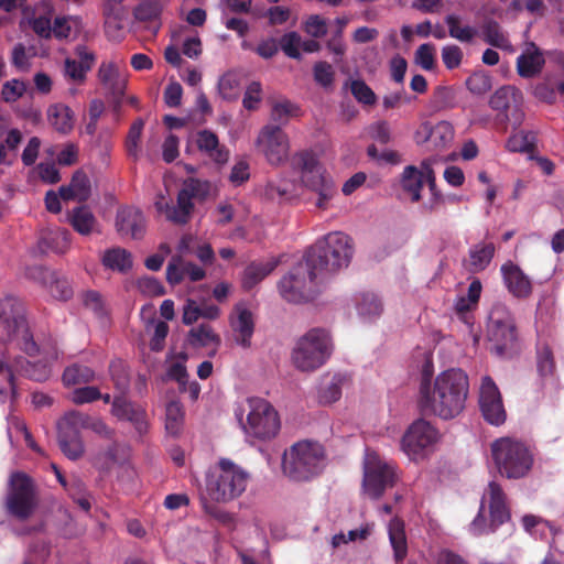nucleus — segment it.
<instances>
[{
  "mask_svg": "<svg viewBox=\"0 0 564 564\" xmlns=\"http://www.w3.org/2000/svg\"><path fill=\"white\" fill-rule=\"evenodd\" d=\"M351 256L350 238L336 231L311 246L303 259L294 264L278 282L283 300L292 304L313 301L330 274L347 268Z\"/></svg>",
  "mask_w": 564,
  "mask_h": 564,
  "instance_id": "obj_1",
  "label": "nucleus"
},
{
  "mask_svg": "<svg viewBox=\"0 0 564 564\" xmlns=\"http://www.w3.org/2000/svg\"><path fill=\"white\" fill-rule=\"evenodd\" d=\"M422 356V379L419 389V404L427 413L443 420L454 419L465 409L469 393V380L465 371L458 368L447 369L431 381L433 358L429 350Z\"/></svg>",
  "mask_w": 564,
  "mask_h": 564,
  "instance_id": "obj_2",
  "label": "nucleus"
},
{
  "mask_svg": "<svg viewBox=\"0 0 564 564\" xmlns=\"http://www.w3.org/2000/svg\"><path fill=\"white\" fill-rule=\"evenodd\" d=\"M82 430H90L108 440L115 435V431L98 416L78 410L66 412L57 422V441L63 454L72 460H77L85 452Z\"/></svg>",
  "mask_w": 564,
  "mask_h": 564,
  "instance_id": "obj_3",
  "label": "nucleus"
},
{
  "mask_svg": "<svg viewBox=\"0 0 564 564\" xmlns=\"http://www.w3.org/2000/svg\"><path fill=\"white\" fill-rule=\"evenodd\" d=\"M334 341L328 329L313 327L295 341L291 352L294 367L302 372H313L332 357Z\"/></svg>",
  "mask_w": 564,
  "mask_h": 564,
  "instance_id": "obj_4",
  "label": "nucleus"
},
{
  "mask_svg": "<svg viewBox=\"0 0 564 564\" xmlns=\"http://www.w3.org/2000/svg\"><path fill=\"white\" fill-rule=\"evenodd\" d=\"M324 448L318 443L302 441L283 454V474L293 481H307L317 476L324 467Z\"/></svg>",
  "mask_w": 564,
  "mask_h": 564,
  "instance_id": "obj_5",
  "label": "nucleus"
},
{
  "mask_svg": "<svg viewBox=\"0 0 564 564\" xmlns=\"http://www.w3.org/2000/svg\"><path fill=\"white\" fill-rule=\"evenodd\" d=\"M212 192V183L208 181L187 177L182 185L176 198V205L165 200L161 195L155 202V208L164 214L166 219L175 225H186L194 212L193 200H205Z\"/></svg>",
  "mask_w": 564,
  "mask_h": 564,
  "instance_id": "obj_6",
  "label": "nucleus"
},
{
  "mask_svg": "<svg viewBox=\"0 0 564 564\" xmlns=\"http://www.w3.org/2000/svg\"><path fill=\"white\" fill-rule=\"evenodd\" d=\"M491 456L501 476L518 479L528 475L533 465V454L519 440L500 437L492 442Z\"/></svg>",
  "mask_w": 564,
  "mask_h": 564,
  "instance_id": "obj_7",
  "label": "nucleus"
},
{
  "mask_svg": "<svg viewBox=\"0 0 564 564\" xmlns=\"http://www.w3.org/2000/svg\"><path fill=\"white\" fill-rule=\"evenodd\" d=\"M248 413L246 421L242 413H236L245 434L249 437L267 442L280 432L281 420L275 408L265 399L251 397L247 399Z\"/></svg>",
  "mask_w": 564,
  "mask_h": 564,
  "instance_id": "obj_8",
  "label": "nucleus"
},
{
  "mask_svg": "<svg viewBox=\"0 0 564 564\" xmlns=\"http://www.w3.org/2000/svg\"><path fill=\"white\" fill-rule=\"evenodd\" d=\"M398 480L397 467L376 451L366 447L362 458L361 494L370 499L380 498Z\"/></svg>",
  "mask_w": 564,
  "mask_h": 564,
  "instance_id": "obj_9",
  "label": "nucleus"
},
{
  "mask_svg": "<svg viewBox=\"0 0 564 564\" xmlns=\"http://www.w3.org/2000/svg\"><path fill=\"white\" fill-rule=\"evenodd\" d=\"M249 474L228 458L218 462V474L207 479L206 489L212 500L228 502L240 497L248 485Z\"/></svg>",
  "mask_w": 564,
  "mask_h": 564,
  "instance_id": "obj_10",
  "label": "nucleus"
},
{
  "mask_svg": "<svg viewBox=\"0 0 564 564\" xmlns=\"http://www.w3.org/2000/svg\"><path fill=\"white\" fill-rule=\"evenodd\" d=\"M0 321L8 336L18 340L21 350L31 357L40 352V346L29 327L25 308L18 299L6 296L0 300Z\"/></svg>",
  "mask_w": 564,
  "mask_h": 564,
  "instance_id": "obj_11",
  "label": "nucleus"
},
{
  "mask_svg": "<svg viewBox=\"0 0 564 564\" xmlns=\"http://www.w3.org/2000/svg\"><path fill=\"white\" fill-rule=\"evenodd\" d=\"M291 164L301 173V180L305 187L318 194L316 206L326 209L328 200L336 193L332 178L327 177L316 156L308 151H302L293 155Z\"/></svg>",
  "mask_w": 564,
  "mask_h": 564,
  "instance_id": "obj_12",
  "label": "nucleus"
},
{
  "mask_svg": "<svg viewBox=\"0 0 564 564\" xmlns=\"http://www.w3.org/2000/svg\"><path fill=\"white\" fill-rule=\"evenodd\" d=\"M487 338L490 350L498 356H503L513 347L517 338L513 317L508 307L498 302L495 303L488 315Z\"/></svg>",
  "mask_w": 564,
  "mask_h": 564,
  "instance_id": "obj_13",
  "label": "nucleus"
},
{
  "mask_svg": "<svg viewBox=\"0 0 564 564\" xmlns=\"http://www.w3.org/2000/svg\"><path fill=\"white\" fill-rule=\"evenodd\" d=\"M36 505V491L32 478L24 473H13L6 498L8 513L19 520H26L34 512Z\"/></svg>",
  "mask_w": 564,
  "mask_h": 564,
  "instance_id": "obj_14",
  "label": "nucleus"
},
{
  "mask_svg": "<svg viewBox=\"0 0 564 564\" xmlns=\"http://www.w3.org/2000/svg\"><path fill=\"white\" fill-rule=\"evenodd\" d=\"M440 441L438 431L425 420L414 421L401 440V449L411 460L423 459Z\"/></svg>",
  "mask_w": 564,
  "mask_h": 564,
  "instance_id": "obj_15",
  "label": "nucleus"
},
{
  "mask_svg": "<svg viewBox=\"0 0 564 564\" xmlns=\"http://www.w3.org/2000/svg\"><path fill=\"white\" fill-rule=\"evenodd\" d=\"M478 403L486 422L496 426L505 423L507 413L502 402V397L499 388L489 376L481 378L478 392Z\"/></svg>",
  "mask_w": 564,
  "mask_h": 564,
  "instance_id": "obj_16",
  "label": "nucleus"
},
{
  "mask_svg": "<svg viewBox=\"0 0 564 564\" xmlns=\"http://www.w3.org/2000/svg\"><path fill=\"white\" fill-rule=\"evenodd\" d=\"M257 144L268 162L279 165L288 159L289 138L279 126H265L259 133Z\"/></svg>",
  "mask_w": 564,
  "mask_h": 564,
  "instance_id": "obj_17",
  "label": "nucleus"
},
{
  "mask_svg": "<svg viewBox=\"0 0 564 564\" xmlns=\"http://www.w3.org/2000/svg\"><path fill=\"white\" fill-rule=\"evenodd\" d=\"M424 183H427L432 195L435 199H438L441 194L436 189L434 172L427 163H422L421 169L413 165L404 167L400 177V184L412 202L421 199V189Z\"/></svg>",
  "mask_w": 564,
  "mask_h": 564,
  "instance_id": "obj_18",
  "label": "nucleus"
},
{
  "mask_svg": "<svg viewBox=\"0 0 564 564\" xmlns=\"http://www.w3.org/2000/svg\"><path fill=\"white\" fill-rule=\"evenodd\" d=\"M480 507L481 510L488 509L492 527H499L510 518L506 494L502 487L496 481L488 484L482 494Z\"/></svg>",
  "mask_w": 564,
  "mask_h": 564,
  "instance_id": "obj_19",
  "label": "nucleus"
},
{
  "mask_svg": "<svg viewBox=\"0 0 564 564\" xmlns=\"http://www.w3.org/2000/svg\"><path fill=\"white\" fill-rule=\"evenodd\" d=\"M521 94L512 86H503L497 89L490 97L489 105L492 110L505 121H509L514 116L516 121H521L520 106Z\"/></svg>",
  "mask_w": 564,
  "mask_h": 564,
  "instance_id": "obj_20",
  "label": "nucleus"
},
{
  "mask_svg": "<svg viewBox=\"0 0 564 564\" xmlns=\"http://www.w3.org/2000/svg\"><path fill=\"white\" fill-rule=\"evenodd\" d=\"M111 414L120 421L130 422L140 435L148 431L145 410L129 401L124 395H115Z\"/></svg>",
  "mask_w": 564,
  "mask_h": 564,
  "instance_id": "obj_21",
  "label": "nucleus"
},
{
  "mask_svg": "<svg viewBox=\"0 0 564 564\" xmlns=\"http://www.w3.org/2000/svg\"><path fill=\"white\" fill-rule=\"evenodd\" d=\"M503 284L513 296L525 299L532 293V282L521 268L511 261L500 268Z\"/></svg>",
  "mask_w": 564,
  "mask_h": 564,
  "instance_id": "obj_22",
  "label": "nucleus"
},
{
  "mask_svg": "<svg viewBox=\"0 0 564 564\" xmlns=\"http://www.w3.org/2000/svg\"><path fill=\"white\" fill-rule=\"evenodd\" d=\"M116 227L120 235L140 239L145 231V219L138 208L124 207L118 210Z\"/></svg>",
  "mask_w": 564,
  "mask_h": 564,
  "instance_id": "obj_23",
  "label": "nucleus"
},
{
  "mask_svg": "<svg viewBox=\"0 0 564 564\" xmlns=\"http://www.w3.org/2000/svg\"><path fill=\"white\" fill-rule=\"evenodd\" d=\"M496 253V246L490 241L473 245L463 260L464 269L469 273H479L490 264Z\"/></svg>",
  "mask_w": 564,
  "mask_h": 564,
  "instance_id": "obj_24",
  "label": "nucleus"
},
{
  "mask_svg": "<svg viewBox=\"0 0 564 564\" xmlns=\"http://www.w3.org/2000/svg\"><path fill=\"white\" fill-rule=\"evenodd\" d=\"M97 77L104 88L111 95L112 101L120 104L126 90V80L120 78L118 67L111 62H102Z\"/></svg>",
  "mask_w": 564,
  "mask_h": 564,
  "instance_id": "obj_25",
  "label": "nucleus"
},
{
  "mask_svg": "<svg viewBox=\"0 0 564 564\" xmlns=\"http://www.w3.org/2000/svg\"><path fill=\"white\" fill-rule=\"evenodd\" d=\"M544 63L543 52L534 43H528L517 58V72L523 78H532L541 73Z\"/></svg>",
  "mask_w": 564,
  "mask_h": 564,
  "instance_id": "obj_26",
  "label": "nucleus"
},
{
  "mask_svg": "<svg viewBox=\"0 0 564 564\" xmlns=\"http://www.w3.org/2000/svg\"><path fill=\"white\" fill-rule=\"evenodd\" d=\"M230 326L234 332L235 343L248 349L251 347V338L254 333L252 313L247 308H238L237 316L230 318Z\"/></svg>",
  "mask_w": 564,
  "mask_h": 564,
  "instance_id": "obj_27",
  "label": "nucleus"
},
{
  "mask_svg": "<svg viewBox=\"0 0 564 564\" xmlns=\"http://www.w3.org/2000/svg\"><path fill=\"white\" fill-rule=\"evenodd\" d=\"M37 271L42 284L50 291L53 297L59 301H68L72 299L74 291L65 276L44 267H40Z\"/></svg>",
  "mask_w": 564,
  "mask_h": 564,
  "instance_id": "obj_28",
  "label": "nucleus"
},
{
  "mask_svg": "<svg viewBox=\"0 0 564 564\" xmlns=\"http://www.w3.org/2000/svg\"><path fill=\"white\" fill-rule=\"evenodd\" d=\"M187 343L191 347L196 349L213 346V349L208 352V357H214L217 354L221 339L210 325L200 324L189 329Z\"/></svg>",
  "mask_w": 564,
  "mask_h": 564,
  "instance_id": "obj_29",
  "label": "nucleus"
},
{
  "mask_svg": "<svg viewBox=\"0 0 564 564\" xmlns=\"http://www.w3.org/2000/svg\"><path fill=\"white\" fill-rule=\"evenodd\" d=\"M196 144L199 151L206 153L215 163L224 164L228 161V150L219 144V139L213 131H198Z\"/></svg>",
  "mask_w": 564,
  "mask_h": 564,
  "instance_id": "obj_30",
  "label": "nucleus"
},
{
  "mask_svg": "<svg viewBox=\"0 0 564 564\" xmlns=\"http://www.w3.org/2000/svg\"><path fill=\"white\" fill-rule=\"evenodd\" d=\"M279 259L271 258L267 261H253L248 264L242 275V288L246 291L252 290L279 265Z\"/></svg>",
  "mask_w": 564,
  "mask_h": 564,
  "instance_id": "obj_31",
  "label": "nucleus"
},
{
  "mask_svg": "<svg viewBox=\"0 0 564 564\" xmlns=\"http://www.w3.org/2000/svg\"><path fill=\"white\" fill-rule=\"evenodd\" d=\"M162 13V4L159 0H145L139 3L133 15L137 21L147 23V29L155 35L161 26L160 17Z\"/></svg>",
  "mask_w": 564,
  "mask_h": 564,
  "instance_id": "obj_32",
  "label": "nucleus"
},
{
  "mask_svg": "<svg viewBox=\"0 0 564 564\" xmlns=\"http://www.w3.org/2000/svg\"><path fill=\"white\" fill-rule=\"evenodd\" d=\"M388 535L395 563L399 564L408 554V542L403 521L398 518L390 520L388 524Z\"/></svg>",
  "mask_w": 564,
  "mask_h": 564,
  "instance_id": "obj_33",
  "label": "nucleus"
},
{
  "mask_svg": "<svg viewBox=\"0 0 564 564\" xmlns=\"http://www.w3.org/2000/svg\"><path fill=\"white\" fill-rule=\"evenodd\" d=\"M50 124L61 134H68L74 128V113L64 104H55L47 109Z\"/></svg>",
  "mask_w": 564,
  "mask_h": 564,
  "instance_id": "obj_34",
  "label": "nucleus"
},
{
  "mask_svg": "<svg viewBox=\"0 0 564 564\" xmlns=\"http://www.w3.org/2000/svg\"><path fill=\"white\" fill-rule=\"evenodd\" d=\"M355 302L359 317L366 322L379 318L383 312L381 300L372 292L360 293Z\"/></svg>",
  "mask_w": 564,
  "mask_h": 564,
  "instance_id": "obj_35",
  "label": "nucleus"
},
{
  "mask_svg": "<svg viewBox=\"0 0 564 564\" xmlns=\"http://www.w3.org/2000/svg\"><path fill=\"white\" fill-rule=\"evenodd\" d=\"M121 2L122 0H108L104 7L105 25L108 33L111 30L123 29L128 11Z\"/></svg>",
  "mask_w": 564,
  "mask_h": 564,
  "instance_id": "obj_36",
  "label": "nucleus"
},
{
  "mask_svg": "<svg viewBox=\"0 0 564 564\" xmlns=\"http://www.w3.org/2000/svg\"><path fill=\"white\" fill-rule=\"evenodd\" d=\"M423 132L432 133V145L435 149L448 147L454 139L453 126L447 121H440L435 126L423 122Z\"/></svg>",
  "mask_w": 564,
  "mask_h": 564,
  "instance_id": "obj_37",
  "label": "nucleus"
},
{
  "mask_svg": "<svg viewBox=\"0 0 564 564\" xmlns=\"http://www.w3.org/2000/svg\"><path fill=\"white\" fill-rule=\"evenodd\" d=\"M94 379L95 371L90 367L77 362L66 367L62 375V381L66 387L86 384Z\"/></svg>",
  "mask_w": 564,
  "mask_h": 564,
  "instance_id": "obj_38",
  "label": "nucleus"
},
{
  "mask_svg": "<svg viewBox=\"0 0 564 564\" xmlns=\"http://www.w3.org/2000/svg\"><path fill=\"white\" fill-rule=\"evenodd\" d=\"M344 377L340 373L334 375L332 378H324L318 387V402L322 404H330L341 397V386Z\"/></svg>",
  "mask_w": 564,
  "mask_h": 564,
  "instance_id": "obj_39",
  "label": "nucleus"
},
{
  "mask_svg": "<svg viewBox=\"0 0 564 564\" xmlns=\"http://www.w3.org/2000/svg\"><path fill=\"white\" fill-rule=\"evenodd\" d=\"M264 194L269 199L279 203L291 202L297 196L296 185L288 181H270L265 185Z\"/></svg>",
  "mask_w": 564,
  "mask_h": 564,
  "instance_id": "obj_40",
  "label": "nucleus"
},
{
  "mask_svg": "<svg viewBox=\"0 0 564 564\" xmlns=\"http://www.w3.org/2000/svg\"><path fill=\"white\" fill-rule=\"evenodd\" d=\"M102 264L113 271L127 272L132 268V257L123 248L108 249L102 257Z\"/></svg>",
  "mask_w": 564,
  "mask_h": 564,
  "instance_id": "obj_41",
  "label": "nucleus"
},
{
  "mask_svg": "<svg viewBox=\"0 0 564 564\" xmlns=\"http://www.w3.org/2000/svg\"><path fill=\"white\" fill-rule=\"evenodd\" d=\"M536 369L540 377L544 379L553 378L556 365L551 347L545 343H539L536 346Z\"/></svg>",
  "mask_w": 564,
  "mask_h": 564,
  "instance_id": "obj_42",
  "label": "nucleus"
},
{
  "mask_svg": "<svg viewBox=\"0 0 564 564\" xmlns=\"http://www.w3.org/2000/svg\"><path fill=\"white\" fill-rule=\"evenodd\" d=\"M70 224L77 232L86 236L93 232L96 218L88 207L79 206L73 209Z\"/></svg>",
  "mask_w": 564,
  "mask_h": 564,
  "instance_id": "obj_43",
  "label": "nucleus"
},
{
  "mask_svg": "<svg viewBox=\"0 0 564 564\" xmlns=\"http://www.w3.org/2000/svg\"><path fill=\"white\" fill-rule=\"evenodd\" d=\"M69 246V232L66 229H56L44 235L40 240L43 250L63 253Z\"/></svg>",
  "mask_w": 564,
  "mask_h": 564,
  "instance_id": "obj_44",
  "label": "nucleus"
},
{
  "mask_svg": "<svg viewBox=\"0 0 564 564\" xmlns=\"http://www.w3.org/2000/svg\"><path fill=\"white\" fill-rule=\"evenodd\" d=\"M460 20V17L457 14H448L445 18L448 34L459 42H471L477 34V30L470 25H462Z\"/></svg>",
  "mask_w": 564,
  "mask_h": 564,
  "instance_id": "obj_45",
  "label": "nucleus"
},
{
  "mask_svg": "<svg viewBox=\"0 0 564 564\" xmlns=\"http://www.w3.org/2000/svg\"><path fill=\"white\" fill-rule=\"evenodd\" d=\"M482 36L486 43L501 50H512L507 34L495 21H488L482 25Z\"/></svg>",
  "mask_w": 564,
  "mask_h": 564,
  "instance_id": "obj_46",
  "label": "nucleus"
},
{
  "mask_svg": "<svg viewBox=\"0 0 564 564\" xmlns=\"http://www.w3.org/2000/svg\"><path fill=\"white\" fill-rule=\"evenodd\" d=\"M301 115L300 107L288 99L273 102L271 109V120L280 126L286 124L291 118Z\"/></svg>",
  "mask_w": 564,
  "mask_h": 564,
  "instance_id": "obj_47",
  "label": "nucleus"
},
{
  "mask_svg": "<svg viewBox=\"0 0 564 564\" xmlns=\"http://www.w3.org/2000/svg\"><path fill=\"white\" fill-rule=\"evenodd\" d=\"M80 26V19L78 17L62 15L56 17L53 22L52 37L58 41L68 40L73 31H78Z\"/></svg>",
  "mask_w": 564,
  "mask_h": 564,
  "instance_id": "obj_48",
  "label": "nucleus"
},
{
  "mask_svg": "<svg viewBox=\"0 0 564 564\" xmlns=\"http://www.w3.org/2000/svg\"><path fill=\"white\" fill-rule=\"evenodd\" d=\"M109 375L115 389L119 391L118 395H124L130 387V377L122 361H111Z\"/></svg>",
  "mask_w": 564,
  "mask_h": 564,
  "instance_id": "obj_49",
  "label": "nucleus"
},
{
  "mask_svg": "<svg viewBox=\"0 0 564 564\" xmlns=\"http://www.w3.org/2000/svg\"><path fill=\"white\" fill-rule=\"evenodd\" d=\"M165 416L166 431L172 435H176L182 427L184 417V412L181 403L177 401L169 402L166 405Z\"/></svg>",
  "mask_w": 564,
  "mask_h": 564,
  "instance_id": "obj_50",
  "label": "nucleus"
},
{
  "mask_svg": "<svg viewBox=\"0 0 564 564\" xmlns=\"http://www.w3.org/2000/svg\"><path fill=\"white\" fill-rule=\"evenodd\" d=\"M144 121L137 119L130 127L126 139V150L129 156L133 158L134 161L139 159L140 148L139 142L142 135Z\"/></svg>",
  "mask_w": 564,
  "mask_h": 564,
  "instance_id": "obj_51",
  "label": "nucleus"
},
{
  "mask_svg": "<svg viewBox=\"0 0 564 564\" xmlns=\"http://www.w3.org/2000/svg\"><path fill=\"white\" fill-rule=\"evenodd\" d=\"M365 135L380 144H387L392 140L391 128L386 120H379L366 127Z\"/></svg>",
  "mask_w": 564,
  "mask_h": 564,
  "instance_id": "obj_52",
  "label": "nucleus"
},
{
  "mask_svg": "<svg viewBox=\"0 0 564 564\" xmlns=\"http://www.w3.org/2000/svg\"><path fill=\"white\" fill-rule=\"evenodd\" d=\"M25 17L30 28L39 37L44 40L52 39L53 24L51 21V12L39 17L30 15L28 13Z\"/></svg>",
  "mask_w": 564,
  "mask_h": 564,
  "instance_id": "obj_53",
  "label": "nucleus"
},
{
  "mask_svg": "<svg viewBox=\"0 0 564 564\" xmlns=\"http://www.w3.org/2000/svg\"><path fill=\"white\" fill-rule=\"evenodd\" d=\"M283 53L291 58L300 59L301 58V36L297 32L291 31L285 33L279 41L278 44Z\"/></svg>",
  "mask_w": 564,
  "mask_h": 564,
  "instance_id": "obj_54",
  "label": "nucleus"
},
{
  "mask_svg": "<svg viewBox=\"0 0 564 564\" xmlns=\"http://www.w3.org/2000/svg\"><path fill=\"white\" fill-rule=\"evenodd\" d=\"M466 85L470 93L475 95H485L491 89L492 83L490 75L487 73L475 72L467 78Z\"/></svg>",
  "mask_w": 564,
  "mask_h": 564,
  "instance_id": "obj_55",
  "label": "nucleus"
},
{
  "mask_svg": "<svg viewBox=\"0 0 564 564\" xmlns=\"http://www.w3.org/2000/svg\"><path fill=\"white\" fill-rule=\"evenodd\" d=\"M534 144V135L531 132H518L512 134L506 143V148L511 152H527Z\"/></svg>",
  "mask_w": 564,
  "mask_h": 564,
  "instance_id": "obj_56",
  "label": "nucleus"
},
{
  "mask_svg": "<svg viewBox=\"0 0 564 564\" xmlns=\"http://www.w3.org/2000/svg\"><path fill=\"white\" fill-rule=\"evenodd\" d=\"M105 462L101 464V468L108 470L115 464H121L127 457L126 447L117 442L110 444L102 454Z\"/></svg>",
  "mask_w": 564,
  "mask_h": 564,
  "instance_id": "obj_57",
  "label": "nucleus"
},
{
  "mask_svg": "<svg viewBox=\"0 0 564 564\" xmlns=\"http://www.w3.org/2000/svg\"><path fill=\"white\" fill-rule=\"evenodd\" d=\"M26 91V84L23 80L11 79L3 84L1 98L4 102H14Z\"/></svg>",
  "mask_w": 564,
  "mask_h": 564,
  "instance_id": "obj_58",
  "label": "nucleus"
},
{
  "mask_svg": "<svg viewBox=\"0 0 564 564\" xmlns=\"http://www.w3.org/2000/svg\"><path fill=\"white\" fill-rule=\"evenodd\" d=\"M101 397V392L99 388L95 386H86L82 388H77L72 392L70 400L76 405H82L86 403H93L99 400Z\"/></svg>",
  "mask_w": 564,
  "mask_h": 564,
  "instance_id": "obj_59",
  "label": "nucleus"
},
{
  "mask_svg": "<svg viewBox=\"0 0 564 564\" xmlns=\"http://www.w3.org/2000/svg\"><path fill=\"white\" fill-rule=\"evenodd\" d=\"M435 45L425 43L415 51V63L424 70H432L435 65Z\"/></svg>",
  "mask_w": 564,
  "mask_h": 564,
  "instance_id": "obj_60",
  "label": "nucleus"
},
{
  "mask_svg": "<svg viewBox=\"0 0 564 564\" xmlns=\"http://www.w3.org/2000/svg\"><path fill=\"white\" fill-rule=\"evenodd\" d=\"M218 90L226 100H234L238 96V79L234 74L227 73L218 80Z\"/></svg>",
  "mask_w": 564,
  "mask_h": 564,
  "instance_id": "obj_61",
  "label": "nucleus"
},
{
  "mask_svg": "<svg viewBox=\"0 0 564 564\" xmlns=\"http://www.w3.org/2000/svg\"><path fill=\"white\" fill-rule=\"evenodd\" d=\"M69 184L74 192L77 193L78 202L83 203L88 199L90 195V181L84 172H75Z\"/></svg>",
  "mask_w": 564,
  "mask_h": 564,
  "instance_id": "obj_62",
  "label": "nucleus"
},
{
  "mask_svg": "<svg viewBox=\"0 0 564 564\" xmlns=\"http://www.w3.org/2000/svg\"><path fill=\"white\" fill-rule=\"evenodd\" d=\"M314 80L324 88L329 87L334 80V70L327 62H317L313 68Z\"/></svg>",
  "mask_w": 564,
  "mask_h": 564,
  "instance_id": "obj_63",
  "label": "nucleus"
},
{
  "mask_svg": "<svg viewBox=\"0 0 564 564\" xmlns=\"http://www.w3.org/2000/svg\"><path fill=\"white\" fill-rule=\"evenodd\" d=\"M83 304L95 315L102 317L106 314L105 303L99 292L89 290L83 294Z\"/></svg>",
  "mask_w": 564,
  "mask_h": 564,
  "instance_id": "obj_64",
  "label": "nucleus"
}]
</instances>
